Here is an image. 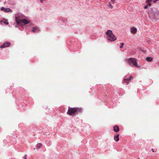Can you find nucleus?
Masks as SVG:
<instances>
[{
    "instance_id": "obj_1",
    "label": "nucleus",
    "mask_w": 159,
    "mask_h": 159,
    "mask_svg": "<svg viewBox=\"0 0 159 159\" xmlns=\"http://www.w3.org/2000/svg\"><path fill=\"white\" fill-rule=\"evenodd\" d=\"M108 40L111 41H113L116 39V38L113 34L112 31L110 30H108L106 33Z\"/></svg>"
},
{
    "instance_id": "obj_2",
    "label": "nucleus",
    "mask_w": 159,
    "mask_h": 159,
    "mask_svg": "<svg viewBox=\"0 0 159 159\" xmlns=\"http://www.w3.org/2000/svg\"><path fill=\"white\" fill-rule=\"evenodd\" d=\"M128 63L132 66H136L138 68H139L140 66L138 65L137 63L136 59L134 58H130L128 59Z\"/></svg>"
},
{
    "instance_id": "obj_3",
    "label": "nucleus",
    "mask_w": 159,
    "mask_h": 159,
    "mask_svg": "<svg viewBox=\"0 0 159 159\" xmlns=\"http://www.w3.org/2000/svg\"><path fill=\"white\" fill-rule=\"evenodd\" d=\"M16 21L17 25H19L20 22L23 23L25 25H26L29 23V21L25 19L20 20L19 18L16 17Z\"/></svg>"
},
{
    "instance_id": "obj_4",
    "label": "nucleus",
    "mask_w": 159,
    "mask_h": 159,
    "mask_svg": "<svg viewBox=\"0 0 159 159\" xmlns=\"http://www.w3.org/2000/svg\"><path fill=\"white\" fill-rule=\"evenodd\" d=\"M157 12H158V10L156 7L151 8L149 10V13L151 14L152 16L154 17Z\"/></svg>"
},
{
    "instance_id": "obj_5",
    "label": "nucleus",
    "mask_w": 159,
    "mask_h": 159,
    "mask_svg": "<svg viewBox=\"0 0 159 159\" xmlns=\"http://www.w3.org/2000/svg\"><path fill=\"white\" fill-rule=\"evenodd\" d=\"M76 113L75 108H69L67 111V114L69 115L73 116Z\"/></svg>"
},
{
    "instance_id": "obj_6",
    "label": "nucleus",
    "mask_w": 159,
    "mask_h": 159,
    "mask_svg": "<svg viewBox=\"0 0 159 159\" xmlns=\"http://www.w3.org/2000/svg\"><path fill=\"white\" fill-rule=\"evenodd\" d=\"M11 45V43L9 42H5L3 44L1 45L0 48H4L6 47H8Z\"/></svg>"
},
{
    "instance_id": "obj_7",
    "label": "nucleus",
    "mask_w": 159,
    "mask_h": 159,
    "mask_svg": "<svg viewBox=\"0 0 159 159\" xmlns=\"http://www.w3.org/2000/svg\"><path fill=\"white\" fill-rule=\"evenodd\" d=\"M40 30L39 29L36 27H33L31 29V31L33 33L38 32Z\"/></svg>"
},
{
    "instance_id": "obj_8",
    "label": "nucleus",
    "mask_w": 159,
    "mask_h": 159,
    "mask_svg": "<svg viewBox=\"0 0 159 159\" xmlns=\"http://www.w3.org/2000/svg\"><path fill=\"white\" fill-rule=\"evenodd\" d=\"M130 31L131 33L133 34H134L136 33L137 30L136 28L133 27L131 28Z\"/></svg>"
},
{
    "instance_id": "obj_9",
    "label": "nucleus",
    "mask_w": 159,
    "mask_h": 159,
    "mask_svg": "<svg viewBox=\"0 0 159 159\" xmlns=\"http://www.w3.org/2000/svg\"><path fill=\"white\" fill-rule=\"evenodd\" d=\"M114 130L116 132H117L119 131V128L118 126H115L114 127Z\"/></svg>"
},
{
    "instance_id": "obj_10",
    "label": "nucleus",
    "mask_w": 159,
    "mask_h": 159,
    "mask_svg": "<svg viewBox=\"0 0 159 159\" xmlns=\"http://www.w3.org/2000/svg\"><path fill=\"white\" fill-rule=\"evenodd\" d=\"M75 112L77 113H78L79 112H81L82 110V109L81 108L76 107H75Z\"/></svg>"
},
{
    "instance_id": "obj_11",
    "label": "nucleus",
    "mask_w": 159,
    "mask_h": 159,
    "mask_svg": "<svg viewBox=\"0 0 159 159\" xmlns=\"http://www.w3.org/2000/svg\"><path fill=\"white\" fill-rule=\"evenodd\" d=\"M119 134H118L114 137V139L116 142H117L119 140Z\"/></svg>"
},
{
    "instance_id": "obj_12",
    "label": "nucleus",
    "mask_w": 159,
    "mask_h": 159,
    "mask_svg": "<svg viewBox=\"0 0 159 159\" xmlns=\"http://www.w3.org/2000/svg\"><path fill=\"white\" fill-rule=\"evenodd\" d=\"M153 60V59L151 57H147L146 58V60L148 62H151Z\"/></svg>"
},
{
    "instance_id": "obj_13",
    "label": "nucleus",
    "mask_w": 159,
    "mask_h": 159,
    "mask_svg": "<svg viewBox=\"0 0 159 159\" xmlns=\"http://www.w3.org/2000/svg\"><path fill=\"white\" fill-rule=\"evenodd\" d=\"M129 80H123V82L122 83L125 84V85H127L129 83Z\"/></svg>"
},
{
    "instance_id": "obj_14",
    "label": "nucleus",
    "mask_w": 159,
    "mask_h": 159,
    "mask_svg": "<svg viewBox=\"0 0 159 159\" xmlns=\"http://www.w3.org/2000/svg\"><path fill=\"white\" fill-rule=\"evenodd\" d=\"M42 146V144L41 143H38L36 146L37 148H40Z\"/></svg>"
},
{
    "instance_id": "obj_15",
    "label": "nucleus",
    "mask_w": 159,
    "mask_h": 159,
    "mask_svg": "<svg viewBox=\"0 0 159 159\" xmlns=\"http://www.w3.org/2000/svg\"><path fill=\"white\" fill-rule=\"evenodd\" d=\"M2 22H3L4 23H5L6 25H8L9 24L8 22H7V21L2 20L1 21V23H2Z\"/></svg>"
},
{
    "instance_id": "obj_16",
    "label": "nucleus",
    "mask_w": 159,
    "mask_h": 159,
    "mask_svg": "<svg viewBox=\"0 0 159 159\" xmlns=\"http://www.w3.org/2000/svg\"><path fill=\"white\" fill-rule=\"evenodd\" d=\"M11 10L9 8H5L4 10V11L5 12H8L10 10Z\"/></svg>"
},
{
    "instance_id": "obj_17",
    "label": "nucleus",
    "mask_w": 159,
    "mask_h": 159,
    "mask_svg": "<svg viewBox=\"0 0 159 159\" xmlns=\"http://www.w3.org/2000/svg\"><path fill=\"white\" fill-rule=\"evenodd\" d=\"M133 79H134V78L132 76H130L129 79H125L124 80H131Z\"/></svg>"
},
{
    "instance_id": "obj_18",
    "label": "nucleus",
    "mask_w": 159,
    "mask_h": 159,
    "mask_svg": "<svg viewBox=\"0 0 159 159\" xmlns=\"http://www.w3.org/2000/svg\"><path fill=\"white\" fill-rule=\"evenodd\" d=\"M120 44H121V45L120 46V48H122L123 47V46L124 45V43H120Z\"/></svg>"
},
{
    "instance_id": "obj_19",
    "label": "nucleus",
    "mask_w": 159,
    "mask_h": 159,
    "mask_svg": "<svg viewBox=\"0 0 159 159\" xmlns=\"http://www.w3.org/2000/svg\"><path fill=\"white\" fill-rule=\"evenodd\" d=\"M109 5L111 6V9L113 8V6L111 5L110 2H109Z\"/></svg>"
},
{
    "instance_id": "obj_20",
    "label": "nucleus",
    "mask_w": 159,
    "mask_h": 159,
    "mask_svg": "<svg viewBox=\"0 0 159 159\" xmlns=\"http://www.w3.org/2000/svg\"><path fill=\"white\" fill-rule=\"evenodd\" d=\"M5 8H4L3 7H2L1 8V11L3 10V11H4V10Z\"/></svg>"
},
{
    "instance_id": "obj_21",
    "label": "nucleus",
    "mask_w": 159,
    "mask_h": 159,
    "mask_svg": "<svg viewBox=\"0 0 159 159\" xmlns=\"http://www.w3.org/2000/svg\"><path fill=\"white\" fill-rule=\"evenodd\" d=\"M24 159H26V155H25L23 157Z\"/></svg>"
},
{
    "instance_id": "obj_22",
    "label": "nucleus",
    "mask_w": 159,
    "mask_h": 159,
    "mask_svg": "<svg viewBox=\"0 0 159 159\" xmlns=\"http://www.w3.org/2000/svg\"><path fill=\"white\" fill-rule=\"evenodd\" d=\"M148 5H146L144 7V8L145 9H146L147 8V7H148Z\"/></svg>"
},
{
    "instance_id": "obj_23",
    "label": "nucleus",
    "mask_w": 159,
    "mask_h": 159,
    "mask_svg": "<svg viewBox=\"0 0 159 159\" xmlns=\"http://www.w3.org/2000/svg\"><path fill=\"white\" fill-rule=\"evenodd\" d=\"M152 0H147V2H151Z\"/></svg>"
},
{
    "instance_id": "obj_24",
    "label": "nucleus",
    "mask_w": 159,
    "mask_h": 159,
    "mask_svg": "<svg viewBox=\"0 0 159 159\" xmlns=\"http://www.w3.org/2000/svg\"><path fill=\"white\" fill-rule=\"evenodd\" d=\"M45 0H40V1L41 3H42Z\"/></svg>"
},
{
    "instance_id": "obj_25",
    "label": "nucleus",
    "mask_w": 159,
    "mask_h": 159,
    "mask_svg": "<svg viewBox=\"0 0 159 159\" xmlns=\"http://www.w3.org/2000/svg\"><path fill=\"white\" fill-rule=\"evenodd\" d=\"M158 0H154L153 1V2H157V1Z\"/></svg>"
},
{
    "instance_id": "obj_26",
    "label": "nucleus",
    "mask_w": 159,
    "mask_h": 159,
    "mask_svg": "<svg viewBox=\"0 0 159 159\" xmlns=\"http://www.w3.org/2000/svg\"><path fill=\"white\" fill-rule=\"evenodd\" d=\"M148 5H149V6H151V4L150 3H148Z\"/></svg>"
},
{
    "instance_id": "obj_27",
    "label": "nucleus",
    "mask_w": 159,
    "mask_h": 159,
    "mask_svg": "<svg viewBox=\"0 0 159 159\" xmlns=\"http://www.w3.org/2000/svg\"><path fill=\"white\" fill-rule=\"evenodd\" d=\"M115 0H111V2H113V3H114V2H115Z\"/></svg>"
},
{
    "instance_id": "obj_28",
    "label": "nucleus",
    "mask_w": 159,
    "mask_h": 159,
    "mask_svg": "<svg viewBox=\"0 0 159 159\" xmlns=\"http://www.w3.org/2000/svg\"><path fill=\"white\" fill-rule=\"evenodd\" d=\"M152 151L153 152H154V150H153V149H152Z\"/></svg>"
},
{
    "instance_id": "obj_29",
    "label": "nucleus",
    "mask_w": 159,
    "mask_h": 159,
    "mask_svg": "<svg viewBox=\"0 0 159 159\" xmlns=\"http://www.w3.org/2000/svg\"><path fill=\"white\" fill-rule=\"evenodd\" d=\"M138 159H140L139 158Z\"/></svg>"
}]
</instances>
